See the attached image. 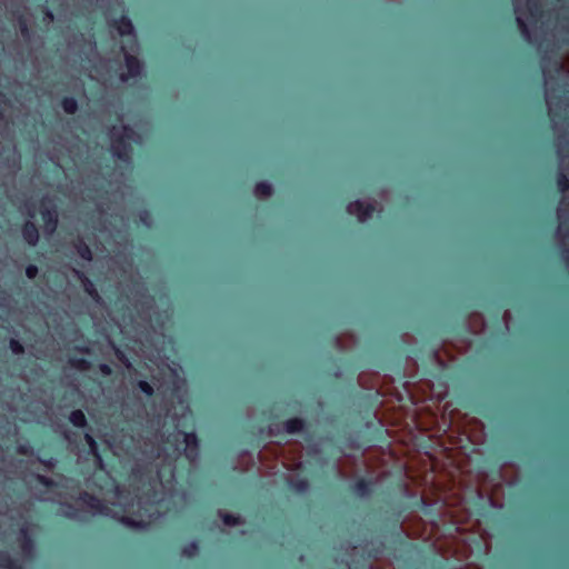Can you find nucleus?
<instances>
[{
  "label": "nucleus",
  "mask_w": 569,
  "mask_h": 569,
  "mask_svg": "<svg viewBox=\"0 0 569 569\" xmlns=\"http://www.w3.org/2000/svg\"><path fill=\"white\" fill-rule=\"evenodd\" d=\"M181 453L190 462L196 461L198 439L194 433L177 430L169 435L160 447L143 452L148 466L143 469L137 467L132 472V481L140 485L133 497L124 495V491L118 486L114 489L113 505L118 506L120 510H113L87 492L81 493L78 501L94 516L116 518L128 527L144 529L153 519L160 517L159 505L173 489V462Z\"/></svg>",
  "instance_id": "f257e3e1"
},
{
  "label": "nucleus",
  "mask_w": 569,
  "mask_h": 569,
  "mask_svg": "<svg viewBox=\"0 0 569 569\" xmlns=\"http://www.w3.org/2000/svg\"><path fill=\"white\" fill-rule=\"evenodd\" d=\"M110 26L118 32L120 37L123 38L120 47L121 51L123 52L128 70L127 73L121 74V80L124 82L130 78L139 76L142 70L141 62L132 54L138 49L134 29L131 20L124 16L119 20L111 21Z\"/></svg>",
  "instance_id": "f03ea898"
},
{
  "label": "nucleus",
  "mask_w": 569,
  "mask_h": 569,
  "mask_svg": "<svg viewBox=\"0 0 569 569\" xmlns=\"http://www.w3.org/2000/svg\"><path fill=\"white\" fill-rule=\"evenodd\" d=\"M111 151L113 157L128 162L130 159V146L132 142L140 143L141 137L136 130L128 126H114L109 131Z\"/></svg>",
  "instance_id": "7ed1b4c3"
},
{
  "label": "nucleus",
  "mask_w": 569,
  "mask_h": 569,
  "mask_svg": "<svg viewBox=\"0 0 569 569\" xmlns=\"http://www.w3.org/2000/svg\"><path fill=\"white\" fill-rule=\"evenodd\" d=\"M375 211L376 207L372 203H365L360 200H353L347 204V212L356 216L359 222L369 220Z\"/></svg>",
  "instance_id": "20e7f679"
},
{
  "label": "nucleus",
  "mask_w": 569,
  "mask_h": 569,
  "mask_svg": "<svg viewBox=\"0 0 569 569\" xmlns=\"http://www.w3.org/2000/svg\"><path fill=\"white\" fill-rule=\"evenodd\" d=\"M306 420L299 417L290 418L282 423V430L288 435H298L306 431Z\"/></svg>",
  "instance_id": "39448f33"
},
{
  "label": "nucleus",
  "mask_w": 569,
  "mask_h": 569,
  "mask_svg": "<svg viewBox=\"0 0 569 569\" xmlns=\"http://www.w3.org/2000/svg\"><path fill=\"white\" fill-rule=\"evenodd\" d=\"M373 485L371 479L360 478L351 486V490L356 496L365 498L372 493Z\"/></svg>",
  "instance_id": "423d86ee"
},
{
  "label": "nucleus",
  "mask_w": 569,
  "mask_h": 569,
  "mask_svg": "<svg viewBox=\"0 0 569 569\" xmlns=\"http://www.w3.org/2000/svg\"><path fill=\"white\" fill-rule=\"evenodd\" d=\"M41 217L44 222V230L48 233H53L57 229L58 224V214L57 211L52 208H43L41 210Z\"/></svg>",
  "instance_id": "0eeeda50"
},
{
  "label": "nucleus",
  "mask_w": 569,
  "mask_h": 569,
  "mask_svg": "<svg viewBox=\"0 0 569 569\" xmlns=\"http://www.w3.org/2000/svg\"><path fill=\"white\" fill-rule=\"evenodd\" d=\"M289 489L296 493L305 495L310 489V483L306 478H290L287 481Z\"/></svg>",
  "instance_id": "6e6552de"
},
{
  "label": "nucleus",
  "mask_w": 569,
  "mask_h": 569,
  "mask_svg": "<svg viewBox=\"0 0 569 569\" xmlns=\"http://www.w3.org/2000/svg\"><path fill=\"white\" fill-rule=\"evenodd\" d=\"M23 239L31 246L37 244L39 239V232L33 222L28 221L22 229Z\"/></svg>",
  "instance_id": "1a4fd4ad"
},
{
  "label": "nucleus",
  "mask_w": 569,
  "mask_h": 569,
  "mask_svg": "<svg viewBox=\"0 0 569 569\" xmlns=\"http://www.w3.org/2000/svg\"><path fill=\"white\" fill-rule=\"evenodd\" d=\"M385 543L379 541L377 543H366L363 546V552H366L369 559H377L385 551Z\"/></svg>",
  "instance_id": "9d476101"
},
{
  "label": "nucleus",
  "mask_w": 569,
  "mask_h": 569,
  "mask_svg": "<svg viewBox=\"0 0 569 569\" xmlns=\"http://www.w3.org/2000/svg\"><path fill=\"white\" fill-rule=\"evenodd\" d=\"M84 439L89 446L90 453L94 457L96 463L100 467V469H103V462L98 452V446L93 437L90 433H86Z\"/></svg>",
  "instance_id": "9b49d317"
},
{
  "label": "nucleus",
  "mask_w": 569,
  "mask_h": 569,
  "mask_svg": "<svg viewBox=\"0 0 569 569\" xmlns=\"http://www.w3.org/2000/svg\"><path fill=\"white\" fill-rule=\"evenodd\" d=\"M358 398L368 409H372L379 401V393H358Z\"/></svg>",
  "instance_id": "f8f14e48"
},
{
  "label": "nucleus",
  "mask_w": 569,
  "mask_h": 569,
  "mask_svg": "<svg viewBox=\"0 0 569 569\" xmlns=\"http://www.w3.org/2000/svg\"><path fill=\"white\" fill-rule=\"evenodd\" d=\"M70 422L79 428H82L87 423L84 413L81 410H73L69 417Z\"/></svg>",
  "instance_id": "ddd939ff"
},
{
  "label": "nucleus",
  "mask_w": 569,
  "mask_h": 569,
  "mask_svg": "<svg viewBox=\"0 0 569 569\" xmlns=\"http://www.w3.org/2000/svg\"><path fill=\"white\" fill-rule=\"evenodd\" d=\"M0 568L2 569H19L16 561L10 557L8 552H0Z\"/></svg>",
  "instance_id": "4468645a"
},
{
  "label": "nucleus",
  "mask_w": 569,
  "mask_h": 569,
  "mask_svg": "<svg viewBox=\"0 0 569 569\" xmlns=\"http://www.w3.org/2000/svg\"><path fill=\"white\" fill-rule=\"evenodd\" d=\"M366 427L368 429H373V436L368 441L382 440L383 439L385 429L381 426H376L372 420H369V421L366 422Z\"/></svg>",
  "instance_id": "2eb2a0df"
},
{
  "label": "nucleus",
  "mask_w": 569,
  "mask_h": 569,
  "mask_svg": "<svg viewBox=\"0 0 569 569\" xmlns=\"http://www.w3.org/2000/svg\"><path fill=\"white\" fill-rule=\"evenodd\" d=\"M556 183L559 191L566 192L569 190V177L566 173L559 172L556 178Z\"/></svg>",
  "instance_id": "dca6fc26"
},
{
  "label": "nucleus",
  "mask_w": 569,
  "mask_h": 569,
  "mask_svg": "<svg viewBox=\"0 0 569 569\" xmlns=\"http://www.w3.org/2000/svg\"><path fill=\"white\" fill-rule=\"evenodd\" d=\"M20 536L22 539V549H23L24 553H30L32 550V541H31V538L29 537L26 528H22L20 530Z\"/></svg>",
  "instance_id": "f3484780"
},
{
  "label": "nucleus",
  "mask_w": 569,
  "mask_h": 569,
  "mask_svg": "<svg viewBox=\"0 0 569 569\" xmlns=\"http://www.w3.org/2000/svg\"><path fill=\"white\" fill-rule=\"evenodd\" d=\"M62 108L67 113L72 114L77 111L78 103L73 98H64L62 101Z\"/></svg>",
  "instance_id": "a211bd4d"
},
{
  "label": "nucleus",
  "mask_w": 569,
  "mask_h": 569,
  "mask_svg": "<svg viewBox=\"0 0 569 569\" xmlns=\"http://www.w3.org/2000/svg\"><path fill=\"white\" fill-rule=\"evenodd\" d=\"M345 446L349 449H353V450H359L361 449L362 447V443H360L356 438L349 436L346 440H345Z\"/></svg>",
  "instance_id": "6ab92c4d"
},
{
  "label": "nucleus",
  "mask_w": 569,
  "mask_h": 569,
  "mask_svg": "<svg viewBox=\"0 0 569 569\" xmlns=\"http://www.w3.org/2000/svg\"><path fill=\"white\" fill-rule=\"evenodd\" d=\"M78 252H79L80 257L84 260L90 261L92 259L91 250L86 244H80L78 248Z\"/></svg>",
  "instance_id": "aec40b11"
},
{
  "label": "nucleus",
  "mask_w": 569,
  "mask_h": 569,
  "mask_svg": "<svg viewBox=\"0 0 569 569\" xmlns=\"http://www.w3.org/2000/svg\"><path fill=\"white\" fill-rule=\"evenodd\" d=\"M221 517H222V520H223L224 525H227V526H236V525L239 523V517L238 516L224 513V515H221Z\"/></svg>",
  "instance_id": "412c9836"
},
{
  "label": "nucleus",
  "mask_w": 569,
  "mask_h": 569,
  "mask_svg": "<svg viewBox=\"0 0 569 569\" xmlns=\"http://www.w3.org/2000/svg\"><path fill=\"white\" fill-rule=\"evenodd\" d=\"M138 386H139V389L143 393H146L147 396H151L152 395L153 389H152V387L147 381L141 380V381H139Z\"/></svg>",
  "instance_id": "4be33fe9"
},
{
  "label": "nucleus",
  "mask_w": 569,
  "mask_h": 569,
  "mask_svg": "<svg viewBox=\"0 0 569 569\" xmlns=\"http://www.w3.org/2000/svg\"><path fill=\"white\" fill-rule=\"evenodd\" d=\"M10 349L16 355H19V353L23 352L22 345L19 341L14 340V339L10 340Z\"/></svg>",
  "instance_id": "5701e85b"
},
{
  "label": "nucleus",
  "mask_w": 569,
  "mask_h": 569,
  "mask_svg": "<svg viewBox=\"0 0 569 569\" xmlns=\"http://www.w3.org/2000/svg\"><path fill=\"white\" fill-rule=\"evenodd\" d=\"M198 549V546L196 542H191L188 547L184 548L183 550V555L188 556V557H191L196 553Z\"/></svg>",
  "instance_id": "b1692460"
},
{
  "label": "nucleus",
  "mask_w": 569,
  "mask_h": 569,
  "mask_svg": "<svg viewBox=\"0 0 569 569\" xmlns=\"http://www.w3.org/2000/svg\"><path fill=\"white\" fill-rule=\"evenodd\" d=\"M516 20H517V23H518V26H519V28L521 30V33L523 36H528L529 34V29H528V26L526 24L525 20L521 19L520 17H517Z\"/></svg>",
  "instance_id": "393cba45"
},
{
  "label": "nucleus",
  "mask_w": 569,
  "mask_h": 569,
  "mask_svg": "<svg viewBox=\"0 0 569 569\" xmlns=\"http://www.w3.org/2000/svg\"><path fill=\"white\" fill-rule=\"evenodd\" d=\"M432 569H450V566L445 560H435L432 562Z\"/></svg>",
  "instance_id": "a878e982"
},
{
  "label": "nucleus",
  "mask_w": 569,
  "mask_h": 569,
  "mask_svg": "<svg viewBox=\"0 0 569 569\" xmlns=\"http://www.w3.org/2000/svg\"><path fill=\"white\" fill-rule=\"evenodd\" d=\"M26 274L29 279L36 278V276L38 274V268L33 264L28 266L26 269Z\"/></svg>",
  "instance_id": "bb28decb"
},
{
  "label": "nucleus",
  "mask_w": 569,
  "mask_h": 569,
  "mask_svg": "<svg viewBox=\"0 0 569 569\" xmlns=\"http://www.w3.org/2000/svg\"><path fill=\"white\" fill-rule=\"evenodd\" d=\"M168 370L170 371L173 378H179V372L181 371V368L178 365L172 363V366H168Z\"/></svg>",
  "instance_id": "cd10ccee"
},
{
  "label": "nucleus",
  "mask_w": 569,
  "mask_h": 569,
  "mask_svg": "<svg viewBox=\"0 0 569 569\" xmlns=\"http://www.w3.org/2000/svg\"><path fill=\"white\" fill-rule=\"evenodd\" d=\"M84 287H86V291H87V292H88V293H89L93 299H96V298L98 297V293H97V291H96V289H94L93 284H92L90 281H88V283H86V284H84Z\"/></svg>",
  "instance_id": "c85d7f7f"
},
{
  "label": "nucleus",
  "mask_w": 569,
  "mask_h": 569,
  "mask_svg": "<svg viewBox=\"0 0 569 569\" xmlns=\"http://www.w3.org/2000/svg\"><path fill=\"white\" fill-rule=\"evenodd\" d=\"M415 498H416V500L413 502V507L422 509V508H425L427 506V501H426V499L423 497H416L415 496Z\"/></svg>",
  "instance_id": "c756f323"
},
{
  "label": "nucleus",
  "mask_w": 569,
  "mask_h": 569,
  "mask_svg": "<svg viewBox=\"0 0 569 569\" xmlns=\"http://www.w3.org/2000/svg\"><path fill=\"white\" fill-rule=\"evenodd\" d=\"M257 190H260V191H262L266 194H270L271 187L269 184H267V183H259V184H257Z\"/></svg>",
  "instance_id": "7c9ffc66"
},
{
  "label": "nucleus",
  "mask_w": 569,
  "mask_h": 569,
  "mask_svg": "<svg viewBox=\"0 0 569 569\" xmlns=\"http://www.w3.org/2000/svg\"><path fill=\"white\" fill-rule=\"evenodd\" d=\"M66 515L70 518H77V513L74 511H68Z\"/></svg>",
  "instance_id": "2f4dec72"
},
{
  "label": "nucleus",
  "mask_w": 569,
  "mask_h": 569,
  "mask_svg": "<svg viewBox=\"0 0 569 569\" xmlns=\"http://www.w3.org/2000/svg\"><path fill=\"white\" fill-rule=\"evenodd\" d=\"M101 370H102V372L108 373L109 372V367L107 365H102L101 366Z\"/></svg>",
  "instance_id": "473e14b6"
},
{
  "label": "nucleus",
  "mask_w": 569,
  "mask_h": 569,
  "mask_svg": "<svg viewBox=\"0 0 569 569\" xmlns=\"http://www.w3.org/2000/svg\"><path fill=\"white\" fill-rule=\"evenodd\" d=\"M109 446H110V448H111L113 451H116V450H117V448H118V447H117V445H116V443H113V442H109Z\"/></svg>",
  "instance_id": "72a5a7b5"
},
{
  "label": "nucleus",
  "mask_w": 569,
  "mask_h": 569,
  "mask_svg": "<svg viewBox=\"0 0 569 569\" xmlns=\"http://www.w3.org/2000/svg\"><path fill=\"white\" fill-rule=\"evenodd\" d=\"M47 17H48V19H49V20H52V19H53L52 13H51V12H49V11L47 12Z\"/></svg>",
  "instance_id": "f704fd0d"
},
{
  "label": "nucleus",
  "mask_w": 569,
  "mask_h": 569,
  "mask_svg": "<svg viewBox=\"0 0 569 569\" xmlns=\"http://www.w3.org/2000/svg\"><path fill=\"white\" fill-rule=\"evenodd\" d=\"M28 214L33 218L34 217V211H31V210H28Z\"/></svg>",
  "instance_id": "c9c22d12"
},
{
  "label": "nucleus",
  "mask_w": 569,
  "mask_h": 569,
  "mask_svg": "<svg viewBox=\"0 0 569 569\" xmlns=\"http://www.w3.org/2000/svg\"><path fill=\"white\" fill-rule=\"evenodd\" d=\"M533 8H535V9H537V8H538V3H537V2L531 3V9H533Z\"/></svg>",
  "instance_id": "e433bc0d"
},
{
  "label": "nucleus",
  "mask_w": 569,
  "mask_h": 569,
  "mask_svg": "<svg viewBox=\"0 0 569 569\" xmlns=\"http://www.w3.org/2000/svg\"><path fill=\"white\" fill-rule=\"evenodd\" d=\"M398 537L400 538V541H401L402 543H405V540L401 538V533H400V532H398Z\"/></svg>",
  "instance_id": "4c0bfd02"
},
{
  "label": "nucleus",
  "mask_w": 569,
  "mask_h": 569,
  "mask_svg": "<svg viewBox=\"0 0 569 569\" xmlns=\"http://www.w3.org/2000/svg\"><path fill=\"white\" fill-rule=\"evenodd\" d=\"M250 466H251V470H252V469H253V467H254V462H253L252 460H251V462H250Z\"/></svg>",
  "instance_id": "58836bf2"
},
{
  "label": "nucleus",
  "mask_w": 569,
  "mask_h": 569,
  "mask_svg": "<svg viewBox=\"0 0 569 569\" xmlns=\"http://www.w3.org/2000/svg\"><path fill=\"white\" fill-rule=\"evenodd\" d=\"M39 480H40L41 482H44V477H39Z\"/></svg>",
  "instance_id": "ea45409f"
},
{
  "label": "nucleus",
  "mask_w": 569,
  "mask_h": 569,
  "mask_svg": "<svg viewBox=\"0 0 569 569\" xmlns=\"http://www.w3.org/2000/svg\"><path fill=\"white\" fill-rule=\"evenodd\" d=\"M367 569H370V567H368Z\"/></svg>",
  "instance_id": "a19ab883"
}]
</instances>
